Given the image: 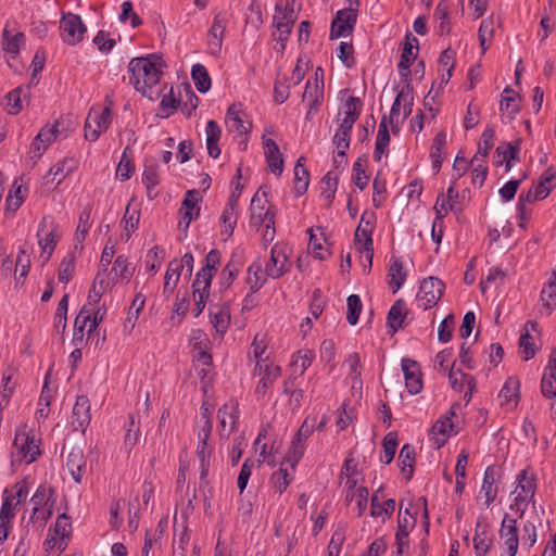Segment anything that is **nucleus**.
I'll return each instance as SVG.
<instances>
[{"instance_id":"1","label":"nucleus","mask_w":556,"mask_h":556,"mask_svg":"<svg viewBox=\"0 0 556 556\" xmlns=\"http://www.w3.org/2000/svg\"><path fill=\"white\" fill-rule=\"evenodd\" d=\"M162 58L150 54L147 58H134L128 65L130 83L142 96L154 99L153 87L160 81L162 75Z\"/></svg>"},{"instance_id":"2","label":"nucleus","mask_w":556,"mask_h":556,"mask_svg":"<svg viewBox=\"0 0 556 556\" xmlns=\"http://www.w3.org/2000/svg\"><path fill=\"white\" fill-rule=\"evenodd\" d=\"M376 222V214L374 212L365 211L362 216L359 224L355 230L354 241L356 244H363L358 250L366 253L368 261V270L371 268L372 256H374V243H372V231Z\"/></svg>"},{"instance_id":"3","label":"nucleus","mask_w":556,"mask_h":556,"mask_svg":"<svg viewBox=\"0 0 556 556\" xmlns=\"http://www.w3.org/2000/svg\"><path fill=\"white\" fill-rule=\"evenodd\" d=\"M293 4L294 0H287L283 9L280 7V4H276L275 8L276 14L274 15L273 23L278 33L276 40L280 43L281 51H283L286 48V42L296 20Z\"/></svg>"},{"instance_id":"4","label":"nucleus","mask_w":556,"mask_h":556,"mask_svg":"<svg viewBox=\"0 0 556 556\" xmlns=\"http://www.w3.org/2000/svg\"><path fill=\"white\" fill-rule=\"evenodd\" d=\"M108 105L101 109H91L85 122V138L96 141L102 131H105L111 124L112 101L106 98Z\"/></svg>"},{"instance_id":"5","label":"nucleus","mask_w":556,"mask_h":556,"mask_svg":"<svg viewBox=\"0 0 556 556\" xmlns=\"http://www.w3.org/2000/svg\"><path fill=\"white\" fill-rule=\"evenodd\" d=\"M445 285L437 277H428L420 283L417 293L418 307L429 309L437 305L444 292Z\"/></svg>"},{"instance_id":"6","label":"nucleus","mask_w":556,"mask_h":556,"mask_svg":"<svg viewBox=\"0 0 556 556\" xmlns=\"http://www.w3.org/2000/svg\"><path fill=\"white\" fill-rule=\"evenodd\" d=\"M288 250V247L282 243H277L271 248L269 262L265 266L266 276L278 279L290 270Z\"/></svg>"},{"instance_id":"7","label":"nucleus","mask_w":556,"mask_h":556,"mask_svg":"<svg viewBox=\"0 0 556 556\" xmlns=\"http://www.w3.org/2000/svg\"><path fill=\"white\" fill-rule=\"evenodd\" d=\"M60 31L62 40L70 46H74L83 40L86 26L79 15L67 13L61 18Z\"/></svg>"},{"instance_id":"8","label":"nucleus","mask_w":556,"mask_h":556,"mask_svg":"<svg viewBox=\"0 0 556 556\" xmlns=\"http://www.w3.org/2000/svg\"><path fill=\"white\" fill-rule=\"evenodd\" d=\"M13 446L17 452L20 460L31 464L40 455L39 446L34 435L26 432H16Z\"/></svg>"},{"instance_id":"9","label":"nucleus","mask_w":556,"mask_h":556,"mask_svg":"<svg viewBox=\"0 0 556 556\" xmlns=\"http://www.w3.org/2000/svg\"><path fill=\"white\" fill-rule=\"evenodd\" d=\"M356 9L346 8L337 12L330 28V39H337L351 33L356 23Z\"/></svg>"},{"instance_id":"10","label":"nucleus","mask_w":556,"mask_h":556,"mask_svg":"<svg viewBox=\"0 0 556 556\" xmlns=\"http://www.w3.org/2000/svg\"><path fill=\"white\" fill-rule=\"evenodd\" d=\"M266 202V199H262L256 192L251 201V217H250V225L252 227L258 228L264 223L266 224V228H271L275 225V214L271 212V208L268 207L265 210L264 203Z\"/></svg>"},{"instance_id":"11","label":"nucleus","mask_w":556,"mask_h":556,"mask_svg":"<svg viewBox=\"0 0 556 556\" xmlns=\"http://www.w3.org/2000/svg\"><path fill=\"white\" fill-rule=\"evenodd\" d=\"M227 23L228 20L225 13L219 12L214 16L207 33V45L213 55H217L222 50Z\"/></svg>"},{"instance_id":"12","label":"nucleus","mask_w":556,"mask_h":556,"mask_svg":"<svg viewBox=\"0 0 556 556\" xmlns=\"http://www.w3.org/2000/svg\"><path fill=\"white\" fill-rule=\"evenodd\" d=\"M71 418L73 430L84 433L91 420L90 401L86 395L76 397Z\"/></svg>"},{"instance_id":"13","label":"nucleus","mask_w":556,"mask_h":556,"mask_svg":"<svg viewBox=\"0 0 556 556\" xmlns=\"http://www.w3.org/2000/svg\"><path fill=\"white\" fill-rule=\"evenodd\" d=\"M220 435L228 438L236 429L239 420V405L236 401L225 403L218 409Z\"/></svg>"},{"instance_id":"14","label":"nucleus","mask_w":556,"mask_h":556,"mask_svg":"<svg viewBox=\"0 0 556 556\" xmlns=\"http://www.w3.org/2000/svg\"><path fill=\"white\" fill-rule=\"evenodd\" d=\"M244 112L241 104L233 103L230 105L226 113L225 123L227 129L230 132H235L239 136L247 135L250 132L251 123L244 121Z\"/></svg>"},{"instance_id":"15","label":"nucleus","mask_w":556,"mask_h":556,"mask_svg":"<svg viewBox=\"0 0 556 556\" xmlns=\"http://www.w3.org/2000/svg\"><path fill=\"white\" fill-rule=\"evenodd\" d=\"M500 535L504 539L508 556H516L519 546L517 518H511L506 514L501 525Z\"/></svg>"},{"instance_id":"16","label":"nucleus","mask_w":556,"mask_h":556,"mask_svg":"<svg viewBox=\"0 0 556 556\" xmlns=\"http://www.w3.org/2000/svg\"><path fill=\"white\" fill-rule=\"evenodd\" d=\"M402 370L405 386L410 394H418L422 390L421 371L417 362L410 358L402 359Z\"/></svg>"},{"instance_id":"17","label":"nucleus","mask_w":556,"mask_h":556,"mask_svg":"<svg viewBox=\"0 0 556 556\" xmlns=\"http://www.w3.org/2000/svg\"><path fill=\"white\" fill-rule=\"evenodd\" d=\"M220 264V252L216 249L211 250L205 256V265L197 273L195 282L197 286L205 285L211 287L214 273L217 271Z\"/></svg>"},{"instance_id":"18","label":"nucleus","mask_w":556,"mask_h":556,"mask_svg":"<svg viewBox=\"0 0 556 556\" xmlns=\"http://www.w3.org/2000/svg\"><path fill=\"white\" fill-rule=\"evenodd\" d=\"M47 223L48 217L45 216L40 222L39 229L37 232L38 243L42 251L41 257L43 258V264H46L50 260L59 241V236L55 232V227L47 231L42 237L45 228L47 227Z\"/></svg>"},{"instance_id":"19","label":"nucleus","mask_w":556,"mask_h":556,"mask_svg":"<svg viewBox=\"0 0 556 556\" xmlns=\"http://www.w3.org/2000/svg\"><path fill=\"white\" fill-rule=\"evenodd\" d=\"M264 155L271 173L281 175L283 170V157L278 144L271 138L263 137Z\"/></svg>"},{"instance_id":"20","label":"nucleus","mask_w":556,"mask_h":556,"mask_svg":"<svg viewBox=\"0 0 556 556\" xmlns=\"http://www.w3.org/2000/svg\"><path fill=\"white\" fill-rule=\"evenodd\" d=\"M362 101L359 98L356 97H350L344 104L345 111H344V118L341 121L339 127L337 130L341 131L342 134L344 131L350 132L353 128V125L358 119L361 111H362Z\"/></svg>"},{"instance_id":"21","label":"nucleus","mask_w":556,"mask_h":556,"mask_svg":"<svg viewBox=\"0 0 556 556\" xmlns=\"http://www.w3.org/2000/svg\"><path fill=\"white\" fill-rule=\"evenodd\" d=\"M324 88L325 85L312 84L308 80L305 85L302 100L308 102V111L306 113V119H309L315 114L324 100Z\"/></svg>"},{"instance_id":"22","label":"nucleus","mask_w":556,"mask_h":556,"mask_svg":"<svg viewBox=\"0 0 556 556\" xmlns=\"http://www.w3.org/2000/svg\"><path fill=\"white\" fill-rule=\"evenodd\" d=\"M519 380L516 377L507 378L498 394L501 405L509 409L515 408L519 402Z\"/></svg>"},{"instance_id":"23","label":"nucleus","mask_w":556,"mask_h":556,"mask_svg":"<svg viewBox=\"0 0 556 556\" xmlns=\"http://www.w3.org/2000/svg\"><path fill=\"white\" fill-rule=\"evenodd\" d=\"M65 465L74 481L80 483L86 467L84 451L80 447H73L67 454Z\"/></svg>"},{"instance_id":"24","label":"nucleus","mask_w":556,"mask_h":556,"mask_svg":"<svg viewBox=\"0 0 556 556\" xmlns=\"http://www.w3.org/2000/svg\"><path fill=\"white\" fill-rule=\"evenodd\" d=\"M448 379L451 387L458 392H462L465 384L467 386V391L465 392V400L467 402L470 401L472 392L476 388V379L467 374H464L462 370L454 371L453 367L448 371Z\"/></svg>"},{"instance_id":"25","label":"nucleus","mask_w":556,"mask_h":556,"mask_svg":"<svg viewBox=\"0 0 556 556\" xmlns=\"http://www.w3.org/2000/svg\"><path fill=\"white\" fill-rule=\"evenodd\" d=\"M500 478L497 469L494 466L486 467L483 476L481 492L485 497V506L489 507L497 495L496 482Z\"/></svg>"},{"instance_id":"26","label":"nucleus","mask_w":556,"mask_h":556,"mask_svg":"<svg viewBox=\"0 0 556 556\" xmlns=\"http://www.w3.org/2000/svg\"><path fill=\"white\" fill-rule=\"evenodd\" d=\"M407 313L404 300L399 299L393 303L387 316V325L392 329V332H396L399 329L403 328Z\"/></svg>"},{"instance_id":"27","label":"nucleus","mask_w":556,"mask_h":556,"mask_svg":"<svg viewBox=\"0 0 556 556\" xmlns=\"http://www.w3.org/2000/svg\"><path fill=\"white\" fill-rule=\"evenodd\" d=\"M306 157L300 156L294 166V192L296 197L303 195L309 185V173L305 167Z\"/></svg>"},{"instance_id":"28","label":"nucleus","mask_w":556,"mask_h":556,"mask_svg":"<svg viewBox=\"0 0 556 556\" xmlns=\"http://www.w3.org/2000/svg\"><path fill=\"white\" fill-rule=\"evenodd\" d=\"M205 134L207 153L211 157L216 159L220 155L218 141L222 137V129L215 121L211 119L206 124Z\"/></svg>"},{"instance_id":"29","label":"nucleus","mask_w":556,"mask_h":556,"mask_svg":"<svg viewBox=\"0 0 556 556\" xmlns=\"http://www.w3.org/2000/svg\"><path fill=\"white\" fill-rule=\"evenodd\" d=\"M433 20L437 23L438 34L447 35L451 31L450 5L447 0H441L433 12Z\"/></svg>"},{"instance_id":"30","label":"nucleus","mask_w":556,"mask_h":556,"mask_svg":"<svg viewBox=\"0 0 556 556\" xmlns=\"http://www.w3.org/2000/svg\"><path fill=\"white\" fill-rule=\"evenodd\" d=\"M210 315L212 318V325L216 332L224 334L227 331L230 321L229 308L225 305H213L210 307Z\"/></svg>"},{"instance_id":"31","label":"nucleus","mask_w":556,"mask_h":556,"mask_svg":"<svg viewBox=\"0 0 556 556\" xmlns=\"http://www.w3.org/2000/svg\"><path fill=\"white\" fill-rule=\"evenodd\" d=\"M415 455L414 446L408 443L404 444L400 451L399 463L401 471L405 475L407 481H409L414 475Z\"/></svg>"},{"instance_id":"32","label":"nucleus","mask_w":556,"mask_h":556,"mask_svg":"<svg viewBox=\"0 0 556 556\" xmlns=\"http://www.w3.org/2000/svg\"><path fill=\"white\" fill-rule=\"evenodd\" d=\"M256 372L262 375L256 391L257 393L265 394L266 390L280 377L281 368L274 364H265L262 371H254V374Z\"/></svg>"},{"instance_id":"33","label":"nucleus","mask_w":556,"mask_h":556,"mask_svg":"<svg viewBox=\"0 0 556 556\" xmlns=\"http://www.w3.org/2000/svg\"><path fill=\"white\" fill-rule=\"evenodd\" d=\"M388 276L390 277L389 285L393 288V293L397 292L406 279V271L403 268V263L394 256L391 257Z\"/></svg>"},{"instance_id":"34","label":"nucleus","mask_w":556,"mask_h":556,"mask_svg":"<svg viewBox=\"0 0 556 556\" xmlns=\"http://www.w3.org/2000/svg\"><path fill=\"white\" fill-rule=\"evenodd\" d=\"M236 207H237V195L236 193H231L227 205L225 206L223 214H222V222L225 225L224 232L227 235V237H230L233 232V229L237 225V217H236Z\"/></svg>"},{"instance_id":"35","label":"nucleus","mask_w":556,"mask_h":556,"mask_svg":"<svg viewBox=\"0 0 556 556\" xmlns=\"http://www.w3.org/2000/svg\"><path fill=\"white\" fill-rule=\"evenodd\" d=\"M494 136H495V132L492 127L488 126L483 130V132L481 135V141L479 142L478 151L471 159L470 165H473L475 163H477L479 161L484 162V159L488 156L489 151L493 147Z\"/></svg>"},{"instance_id":"36","label":"nucleus","mask_w":556,"mask_h":556,"mask_svg":"<svg viewBox=\"0 0 556 556\" xmlns=\"http://www.w3.org/2000/svg\"><path fill=\"white\" fill-rule=\"evenodd\" d=\"M390 142V134L388 130L387 116H383L379 124L376 146L374 151L375 161L379 162L382 154L386 152Z\"/></svg>"},{"instance_id":"37","label":"nucleus","mask_w":556,"mask_h":556,"mask_svg":"<svg viewBox=\"0 0 556 556\" xmlns=\"http://www.w3.org/2000/svg\"><path fill=\"white\" fill-rule=\"evenodd\" d=\"M91 314L86 305L83 306L79 314L77 315L74 323V334H73V344L75 346H80L84 343V330L88 321H90Z\"/></svg>"},{"instance_id":"38","label":"nucleus","mask_w":556,"mask_h":556,"mask_svg":"<svg viewBox=\"0 0 556 556\" xmlns=\"http://www.w3.org/2000/svg\"><path fill=\"white\" fill-rule=\"evenodd\" d=\"M266 274L262 273V264L254 262L248 268L247 283L250 287L251 293L257 292L266 281Z\"/></svg>"},{"instance_id":"39","label":"nucleus","mask_w":556,"mask_h":556,"mask_svg":"<svg viewBox=\"0 0 556 556\" xmlns=\"http://www.w3.org/2000/svg\"><path fill=\"white\" fill-rule=\"evenodd\" d=\"M30 502L33 507H43L50 506L53 503L55 505V490L53 488L47 486L46 484H40L35 494L31 496Z\"/></svg>"},{"instance_id":"40","label":"nucleus","mask_w":556,"mask_h":556,"mask_svg":"<svg viewBox=\"0 0 556 556\" xmlns=\"http://www.w3.org/2000/svg\"><path fill=\"white\" fill-rule=\"evenodd\" d=\"M52 401V390L49 387L48 375L46 376L45 383L38 401V409L36 412V419L38 421L46 420L49 416V407Z\"/></svg>"},{"instance_id":"41","label":"nucleus","mask_w":556,"mask_h":556,"mask_svg":"<svg viewBox=\"0 0 556 556\" xmlns=\"http://www.w3.org/2000/svg\"><path fill=\"white\" fill-rule=\"evenodd\" d=\"M191 77L199 92L204 93L211 88V77L204 65L198 63L192 66Z\"/></svg>"},{"instance_id":"42","label":"nucleus","mask_w":556,"mask_h":556,"mask_svg":"<svg viewBox=\"0 0 556 556\" xmlns=\"http://www.w3.org/2000/svg\"><path fill=\"white\" fill-rule=\"evenodd\" d=\"M395 510V501L389 498L383 501L381 504V510H378V492H375L371 496L370 515L372 517H382V521L389 519Z\"/></svg>"},{"instance_id":"43","label":"nucleus","mask_w":556,"mask_h":556,"mask_svg":"<svg viewBox=\"0 0 556 556\" xmlns=\"http://www.w3.org/2000/svg\"><path fill=\"white\" fill-rule=\"evenodd\" d=\"M517 98L518 96L509 87H506L502 93L501 111L507 112L510 118H514L520 110Z\"/></svg>"},{"instance_id":"44","label":"nucleus","mask_w":556,"mask_h":556,"mask_svg":"<svg viewBox=\"0 0 556 556\" xmlns=\"http://www.w3.org/2000/svg\"><path fill=\"white\" fill-rule=\"evenodd\" d=\"M140 434V426L139 421L136 420L135 416H129V421L127 425L125 438H124V448L129 454L132 448L136 446Z\"/></svg>"},{"instance_id":"45","label":"nucleus","mask_w":556,"mask_h":556,"mask_svg":"<svg viewBox=\"0 0 556 556\" xmlns=\"http://www.w3.org/2000/svg\"><path fill=\"white\" fill-rule=\"evenodd\" d=\"M212 454V448L208 446L207 441H199L198 447H197V455L200 460V481H205L207 475H208V468H210V457Z\"/></svg>"},{"instance_id":"46","label":"nucleus","mask_w":556,"mask_h":556,"mask_svg":"<svg viewBox=\"0 0 556 556\" xmlns=\"http://www.w3.org/2000/svg\"><path fill=\"white\" fill-rule=\"evenodd\" d=\"M414 46L412 42L407 41L403 49L401 60L399 62V73L402 77L407 79L410 75V65L413 61L416 59V53L413 52Z\"/></svg>"},{"instance_id":"47","label":"nucleus","mask_w":556,"mask_h":556,"mask_svg":"<svg viewBox=\"0 0 556 556\" xmlns=\"http://www.w3.org/2000/svg\"><path fill=\"white\" fill-rule=\"evenodd\" d=\"M142 181L147 189L155 188L160 184L159 165L155 160H146Z\"/></svg>"},{"instance_id":"48","label":"nucleus","mask_w":556,"mask_h":556,"mask_svg":"<svg viewBox=\"0 0 556 556\" xmlns=\"http://www.w3.org/2000/svg\"><path fill=\"white\" fill-rule=\"evenodd\" d=\"M68 163H73V161L64 159L63 161L52 166L47 175V177H52L49 182H55L56 186L60 185L63 179L73 170V165L67 166Z\"/></svg>"},{"instance_id":"49","label":"nucleus","mask_w":556,"mask_h":556,"mask_svg":"<svg viewBox=\"0 0 556 556\" xmlns=\"http://www.w3.org/2000/svg\"><path fill=\"white\" fill-rule=\"evenodd\" d=\"M179 267L178 260H173L169 262L167 266V270L165 273V281L163 292L164 294H170L174 292V289L179 280Z\"/></svg>"},{"instance_id":"50","label":"nucleus","mask_w":556,"mask_h":556,"mask_svg":"<svg viewBox=\"0 0 556 556\" xmlns=\"http://www.w3.org/2000/svg\"><path fill=\"white\" fill-rule=\"evenodd\" d=\"M517 488L516 491L527 494V496L533 497L535 493V478L533 475L529 476L528 470H521L517 476Z\"/></svg>"},{"instance_id":"51","label":"nucleus","mask_w":556,"mask_h":556,"mask_svg":"<svg viewBox=\"0 0 556 556\" xmlns=\"http://www.w3.org/2000/svg\"><path fill=\"white\" fill-rule=\"evenodd\" d=\"M192 288L194 300L193 313L194 316L198 317L206 305V300L208 299L211 287H205V285L197 286L195 282H193Z\"/></svg>"},{"instance_id":"52","label":"nucleus","mask_w":556,"mask_h":556,"mask_svg":"<svg viewBox=\"0 0 556 556\" xmlns=\"http://www.w3.org/2000/svg\"><path fill=\"white\" fill-rule=\"evenodd\" d=\"M75 271V255L67 253L60 263L58 279L62 283H67Z\"/></svg>"},{"instance_id":"53","label":"nucleus","mask_w":556,"mask_h":556,"mask_svg":"<svg viewBox=\"0 0 556 556\" xmlns=\"http://www.w3.org/2000/svg\"><path fill=\"white\" fill-rule=\"evenodd\" d=\"M292 481V476L289 473L287 468L282 466L276 470L271 477L270 482L276 492L282 494Z\"/></svg>"},{"instance_id":"54","label":"nucleus","mask_w":556,"mask_h":556,"mask_svg":"<svg viewBox=\"0 0 556 556\" xmlns=\"http://www.w3.org/2000/svg\"><path fill=\"white\" fill-rule=\"evenodd\" d=\"M383 454L380 457V460L384 464H390L395 455L397 447V433L392 431L389 432L383 439Z\"/></svg>"},{"instance_id":"55","label":"nucleus","mask_w":556,"mask_h":556,"mask_svg":"<svg viewBox=\"0 0 556 556\" xmlns=\"http://www.w3.org/2000/svg\"><path fill=\"white\" fill-rule=\"evenodd\" d=\"M3 50L8 53L16 55L21 47L25 43V35L17 33L14 36H9V30H3Z\"/></svg>"},{"instance_id":"56","label":"nucleus","mask_w":556,"mask_h":556,"mask_svg":"<svg viewBox=\"0 0 556 556\" xmlns=\"http://www.w3.org/2000/svg\"><path fill=\"white\" fill-rule=\"evenodd\" d=\"M491 540L488 538L486 531H480V522L476 525V534L473 538V548L477 556H484L490 549Z\"/></svg>"},{"instance_id":"57","label":"nucleus","mask_w":556,"mask_h":556,"mask_svg":"<svg viewBox=\"0 0 556 556\" xmlns=\"http://www.w3.org/2000/svg\"><path fill=\"white\" fill-rule=\"evenodd\" d=\"M90 218H91V207L86 206L81 211L79 218H78V226H77V229L75 232L76 242L81 243L85 240V238L89 231V228H90Z\"/></svg>"},{"instance_id":"58","label":"nucleus","mask_w":556,"mask_h":556,"mask_svg":"<svg viewBox=\"0 0 556 556\" xmlns=\"http://www.w3.org/2000/svg\"><path fill=\"white\" fill-rule=\"evenodd\" d=\"M338 179L332 172H328L321 179V197L330 204L334 199Z\"/></svg>"},{"instance_id":"59","label":"nucleus","mask_w":556,"mask_h":556,"mask_svg":"<svg viewBox=\"0 0 556 556\" xmlns=\"http://www.w3.org/2000/svg\"><path fill=\"white\" fill-rule=\"evenodd\" d=\"M304 443L298 442L296 440H292L288 454L286 455L283 462L281 465H285L286 463L291 466V469L294 470L295 466L298 465L299 460L302 458L304 454Z\"/></svg>"},{"instance_id":"60","label":"nucleus","mask_w":556,"mask_h":556,"mask_svg":"<svg viewBox=\"0 0 556 556\" xmlns=\"http://www.w3.org/2000/svg\"><path fill=\"white\" fill-rule=\"evenodd\" d=\"M348 313L346 320L350 325H356L359 318V314L362 312V301L357 294L349 295L346 300Z\"/></svg>"},{"instance_id":"61","label":"nucleus","mask_w":556,"mask_h":556,"mask_svg":"<svg viewBox=\"0 0 556 556\" xmlns=\"http://www.w3.org/2000/svg\"><path fill=\"white\" fill-rule=\"evenodd\" d=\"M541 301L548 314L556 307V280H551L541 291Z\"/></svg>"},{"instance_id":"62","label":"nucleus","mask_w":556,"mask_h":556,"mask_svg":"<svg viewBox=\"0 0 556 556\" xmlns=\"http://www.w3.org/2000/svg\"><path fill=\"white\" fill-rule=\"evenodd\" d=\"M127 150L128 147L124 150L116 168V177L119 178L122 181L128 180L135 170V166L131 160L128 159L127 156Z\"/></svg>"},{"instance_id":"63","label":"nucleus","mask_w":556,"mask_h":556,"mask_svg":"<svg viewBox=\"0 0 556 556\" xmlns=\"http://www.w3.org/2000/svg\"><path fill=\"white\" fill-rule=\"evenodd\" d=\"M22 87H17L10 91L5 97V108L9 114L16 115L22 111L21 100Z\"/></svg>"},{"instance_id":"64","label":"nucleus","mask_w":556,"mask_h":556,"mask_svg":"<svg viewBox=\"0 0 556 556\" xmlns=\"http://www.w3.org/2000/svg\"><path fill=\"white\" fill-rule=\"evenodd\" d=\"M494 33V22L492 18H485L481 22L479 30H478V37L480 41V46L482 48V52L484 53L488 49V46L485 45L488 40H490L493 37Z\"/></svg>"}]
</instances>
